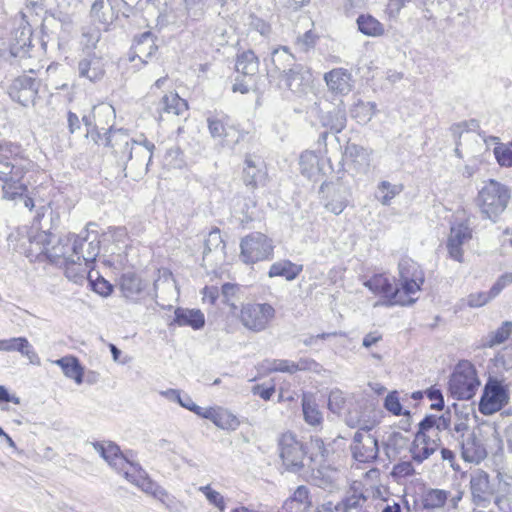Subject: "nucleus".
Here are the masks:
<instances>
[{
  "instance_id": "obj_1",
  "label": "nucleus",
  "mask_w": 512,
  "mask_h": 512,
  "mask_svg": "<svg viewBox=\"0 0 512 512\" xmlns=\"http://www.w3.org/2000/svg\"><path fill=\"white\" fill-rule=\"evenodd\" d=\"M76 234L57 235L50 231L38 232L31 239L32 244L40 246V254H44L50 263L62 266L63 263H74V252L81 248L75 244Z\"/></svg>"
},
{
  "instance_id": "obj_2",
  "label": "nucleus",
  "mask_w": 512,
  "mask_h": 512,
  "mask_svg": "<svg viewBox=\"0 0 512 512\" xmlns=\"http://www.w3.org/2000/svg\"><path fill=\"white\" fill-rule=\"evenodd\" d=\"M511 198L510 189L495 179L484 182L475 199L482 218L496 222L506 210Z\"/></svg>"
},
{
  "instance_id": "obj_3",
  "label": "nucleus",
  "mask_w": 512,
  "mask_h": 512,
  "mask_svg": "<svg viewBox=\"0 0 512 512\" xmlns=\"http://www.w3.org/2000/svg\"><path fill=\"white\" fill-rule=\"evenodd\" d=\"M278 450L286 471L297 473L304 467V458L308 455V446L298 440L292 432L283 433L278 439Z\"/></svg>"
},
{
  "instance_id": "obj_4",
  "label": "nucleus",
  "mask_w": 512,
  "mask_h": 512,
  "mask_svg": "<svg viewBox=\"0 0 512 512\" xmlns=\"http://www.w3.org/2000/svg\"><path fill=\"white\" fill-rule=\"evenodd\" d=\"M364 286L372 293L380 295L383 300L375 303L377 306L392 307L396 305L409 306L412 305L416 299H405L400 293V289L395 287L393 282L382 274H376L364 282Z\"/></svg>"
},
{
  "instance_id": "obj_5",
  "label": "nucleus",
  "mask_w": 512,
  "mask_h": 512,
  "mask_svg": "<svg viewBox=\"0 0 512 512\" xmlns=\"http://www.w3.org/2000/svg\"><path fill=\"white\" fill-rule=\"evenodd\" d=\"M480 381L474 366L466 362L456 369L449 380V391L458 400H469L474 397Z\"/></svg>"
},
{
  "instance_id": "obj_6",
  "label": "nucleus",
  "mask_w": 512,
  "mask_h": 512,
  "mask_svg": "<svg viewBox=\"0 0 512 512\" xmlns=\"http://www.w3.org/2000/svg\"><path fill=\"white\" fill-rule=\"evenodd\" d=\"M117 286L122 296L128 301L137 303L140 300L151 296L157 297V280L154 281L153 287L150 288L149 281L143 279L142 276L134 271L122 273L117 282Z\"/></svg>"
},
{
  "instance_id": "obj_7",
  "label": "nucleus",
  "mask_w": 512,
  "mask_h": 512,
  "mask_svg": "<svg viewBox=\"0 0 512 512\" xmlns=\"http://www.w3.org/2000/svg\"><path fill=\"white\" fill-rule=\"evenodd\" d=\"M275 309L269 303H246L240 310V322L249 331H264L275 317Z\"/></svg>"
},
{
  "instance_id": "obj_8",
  "label": "nucleus",
  "mask_w": 512,
  "mask_h": 512,
  "mask_svg": "<svg viewBox=\"0 0 512 512\" xmlns=\"http://www.w3.org/2000/svg\"><path fill=\"white\" fill-rule=\"evenodd\" d=\"M95 223H88L86 228L75 237V244H79L78 248L72 256L75 258L74 263L84 262L87 267L94 268L95 261L100 253V239L96 230Z\"/></svg>"
},
{
  "instance_id": "obj_9",
  "label": "nucleus",
  "mask_w": 512,
  "mask_h": 512,
  "mask_svg": "<svg viewBox=\"0 0 512 512\" xmlns=\"http://www.w3.org/2000/svg\"><path fill=\"white\" fill-rule=\"evenodd\" d=\"M508 402V388L498 378L489 377L479 401L480 413L483 415H492L500 411Z\"/></svg>"
},
{
  "instance_id": "obj_10",
  "label": "nucleus",
  "mask_w": 512,
  "mask_h": 512,
  "mask_svg": "<svg viewBox=\"0 0 512 512\" xmlns=\"http://www.w3.org/2000/svg\"><path fill=\"white\" fill-rule=\"evenodd\" d=\"M240 258L245 264H254L266 260L273 252V247L266 235L255 232L241 239Z\"/></svg>"
},
{
  "instance_id": "obj_11",
  "label": "nucleus",
  "mask_w": 512,
  "mask_h": 512,
  "mask_svg": "<svg viewBox=\"0 0 512 512\" xmlns=\"http://www.w3.org/2000/svg\"><path fill=\"white\" fill-rule=\"evenodd\" d=\"M400 293L405 299H413L411 295L420 291L424 283V274L419 265L411 259H403L399 262Z\"/></svg>"
},
{
  "instance_id": "obj_12",
  "label": "nucleus",
  "mask_w": 512,
  "mask_h": 512,
  "mask_svg": "<svg viewBox=\"0 0 512 512\" xmlns=\"http://www.w3.org/2000/svg\"><path fill=\"white\" fill-rule=\"evenodd\" d=\"M320 193H325V207L335 215L341 214L347 207L351 196L350 187L338 179L336 182H323Z\"/></svg>"
},
{
  "instance_id": "obj_13",
  "label": "nucleus",
  "mask_w": 512,
  "mask_h": 512,
  "mask_svg": "<svg viewBox=\"0 0 512 512\" xmlns=\"http://www.w3.org/2000/svg\"><path fill=\"white\" fill-rule=\"evenodd\" d=\"M39 86V79L32 75L23 74L13 80L9 86L8 93L13 101L28 107L29 105H34Z\"/></svg>"
},
{
  "instance_id": "obj_14",
  "label": "nucleus",
  "mask_w": 512,
  "mask_h": 512,
  "mask_svg": "<svg viewBox=\"0 0 512 512\" xmlns=\"http://www.w3.org/2000/svg\"><path fill=\"white\" fill-rule=\"evenodd\" d=\"M353 458L360 463H371L378 458V440L369 429H361L355 432L350 446Z\"/></svg>"
},
{
  "instance_id": "obj_15",
  "label": "nucleus",
  "mask_w": 512,
  "mask_h": 512,
  "mask_svg": "<svg viewBox=\"0 0 512 512\" xmlns=\"http://www.w3.org/2000/svg\"><path fill=\"white\" fill-rule=\"evenodd\" d=\"M469 488L471 501L475 506L486 508L490 505L494 498V489L485 471L476 470L470 474Z\"/></svg>"
},
{
  "instance_id": "obj_16",
  "label": "nucleus",
  "mask_w": 512,
  "mask_h": 512,
  "mask_svg": "<svg viewBox=\"0 0 512 512\" xmlns=\"http://www.w3.org/2000/svg\"><path fill=\"white\" fill-rule=\"evenodd\" d=\"M307 113L318 117L321 125L328 128L333 133H339L346 127V110L342 101H340L339 105L326 113H323L320 102L314 101V103L308 107Z\"/></svg>"
},
{
  "instance_id": "obj_17",
  "label": "nucleus",
  "mask_w": 512,
  "mask_h": 512,
  "mask_svg": "<svg viewBox=\"0 0 512 512\" xmlns=\"http://www.w3.org/2000/svg\"><path fill=\"white\" fill-rule=\"evenodd\" d=\"M472 232L468 220L460 221L451 226L446 246L449 256L455 261H463L462 245L472 238Z\"/></svg>"
},
{
  "instance_id": "obj_18",
  "label": "nucleus",
  "mask_w": 512,
  "mask_h": 512,
  "mask_svg": "<svg viewBox=\"0 0 512 512\" xmlns=\"http://www.w3.org/2000/svg\"><path fill=\"white\" fill-rule=\"evenodd\" d=\"M154 38L153 33L150 31H145L135 36L129 52V60L134 61L138 58L141 64H148L149 60H151L153 55L158 51Z\"/></svg>"
},
{
  "instance_id": "obj_19",
  "label": "nucleus",
  "mask_w": 512,
  "mask_h": 512,
  "mask_svg": "<svg viewBox=\"0 0 512 512\" xmlns=\"http://www.w3.org/2000/svg\"><path fill=\"white\" fill-rule=\"evenodd\" d=\"M324 80L329 91L336 95H347L353 87L352 74L345 68L339 67L325 73Z\"/></svg>"
},
{
  "instance_id": "obj_20",
  "label": "nucleus",
  "mask_w": 512,
  "mask_h": 512,
  "mask_svg": "<svg viewBox=\"0 0 512 512\" xmlns=\"http://www.w3.org/2000/svg\"><path fill=\"white\" fill-rule=\"evenodd\" d=\"M461 457L465 462L479 464L487 457L483 441L474 432L469 433L460 442Z\"/></svg>"
},
{
  "instance_id": "obj_21",
  "label": "nucleus",
  "mask_w": 512,
  "mask_h": 512,
  "mask_svg": "<svg viewBox=\"0 0 512 512\" xmlns=\"http://www.w3.org/2000/svg\"><path fill=\"white\" fill-rule=\"evenodd\" d=\"M32 34V27L23 16L13 33L10 52L14 57H22L28 52V48L32 46Z\"/></svg>"
},
{
  "instance_id": "obj_22",
  "label": "nucleus",
  "mask_w": 512,
  "mask_h": 512,
  "mask_svg": "<svg viewBox=\"0 0 512 512\" xmlns=\"http://www.w3.org/2000/svg\"><path fill=\"white\" fill-rule=\"evenodd\" d=\"M179 327L188 326L194 330H200L205 325V316L200 309H188L177 307L174 311V319L171 323Z\"/></svg>"
},
{
  "instance_id": "obj_23",
  "label": "nucleus",
  "mask_w": 512,
  "mask_h": 512,
  "mask_svg": "<svg viewBox=\"0 0 512 512\" xmlns=\"http://www.w3.org/2000/svg\"><path fill=\"white\" fill-rule=\"evenodd\" d=\"M312 505L309 488L298 486L293 494L284 502L282 512H307Z\"/></svg>"
},
{
  "instance_id": "obj_24",
  "label": "nucleus",
  "mask_w": 512,
  "mask_h": 512,
  "mask_svg": "<svg viewBox=\"0 0 512 512\" xmlns=\"http://www.w3.org/2000/svg\"><path fill=\"white\" fill-rule=\"evenodd\" d=\"M440 444L441 440L438 433L435 434L434 438H425L424 441L421 439L419 442L417 441V435H415L410 447L412 459L417 463H422L437 450Z\"/></svg>"
},
{
  "instance_id": "obj_25",
  "label": "nucleus",
  "mask_w": 512,
  "mask_h": 512,
  "mask_svg": "<svg viewBox=\"0 0 512 512\" xmlns=\"http://www.w3.org/2000/svg\"><path fill=\"white\" fill-rule=\"evenodd\" d=\"M0 351H17L27 357L31 363H39V357L26 337L0 340Z\"/></svg>"
},
{
  "instance_id": "obj_26",
  "label": "nucleus",
  "mask_w": 512,
  "mask_h": 512,
  "mask_svg": "<svg viewBox=\"0 0 512 512\" xmlns=\"http://www.w3.org/2000/svg\"><path fill=\"white\" fill-rule=\"evenodd\" d=\"M263 162L260 159H253L251 155L245 158V167L243 169V182L252 189L265 180L266 172L261 167Z\"/></svg>"
},
{
  "instance_id": "obj_27",
  "label": "nucleus",
  "mask_w": 512,
  "mask_h": 512,
  "mask_svg": "<svg viewBox=\"0 0 512 512\" xmlns=\"http://www.w3.org/2000/svg\"><path fill=\"white\" fill-rule=\"evenodd\" d=\"M301 174L310 180L318 181L323 170V160L312 151H305L299 160Z\"/></svg>"
},
{
  "instance_id": "obj_28",
  "label": "nucleus",
  "mask_w": 512,
  "mask_h": 512,
  "mask_svg": "<svg viewBox=\"0 0 512 512\" xmlns=\"http://www.w3.org/2000/svg\"><path fill=\"white\" fill-rule=\"evenodd\" d=\"M344 157L358 172H366L370 166V152L357 144H348L345 147Z\"/></svg>"
},
{
  "instance_id": "obj_29",
  "label": "nucleus",
  "mask_w": 512,
  "mask_h": 512,
  "mask_svg": "<svg viewBox=\"0 0 512 512\" xmlns=\"http://www.w3.org/2000/svg\"><path fill=\"white\" fill-rule=\"evenodd\" d=\"M302 271V264L293 263L288 259H284L274 262L270 266L268 276L270 278L282 277L287 281H293L301 274Z\"/></svg>"
},
{
  "instance_id": "obj_30",
  "label": "nucleus",
  "mask_w": 512,
  "mask_h": 512,
  "mask_svg": "<svg viewBox=\"0 0 512 512\" xmlns=\"http://www.w3.org/2000/svg\"><path fill=\"white\" fill-rule=\"evenodd\" d=\"M238 68V66H235ZM237 76L232 86L233 92L248 93L256 85L258 66H242V70L236 69Z\"/></svg>"
},
{
  "instance_id": "obj_31",
  "label": "nucleus",
  "mask_w": 512,
  "mask_h": 512,
  "mask_svg": "<svg viewBox=\"0 0 512 512\" xmlns=\"http://www.w3.org/2000/svg\"><path fill=\"white\" fill-rule=\"evenodd\" d=\"M91 16L104 26H108L118 18V12L110 0H95L91 6Z\"/></svg>"
},
{
  "instance_id": "obj_32",
  "label": "nucleus",
  "mask_w": 512,
  "mask_h": 512,
  "mask_svg": "<svg viewBox=\"0 0 512 512\" xmlns=\"http://www.w3.org/2000/svg\"><path fill=\"white\" fill-rule=\"evenodd\" d=\"M358 31L368 37H380L384 35V25L369 13H362L356 19Z\"/></svg>"
},
{
  "instance_id": "obj_33",
  "label": "nucleus",
  "mask_w": 512,
  "mask_h": 512,
  "mask_svg": "<svg viewBox=\"0 0 512 512\" xmlns=\"http://www.w3.org/2000/svg\"><path fill=\"white\" fill-rule=\"evenodd\" d=\"M63 14L57 9L47 10L42 19V31L45 34H57L59 30L69 31L72 23H63Z\"/></svg>"
},
{
  "instance_id": "obj_34",
  "label": "nucleus",
  "mask_w": 512,
  "mask_h": 512,
  "mask_svg": "<svg viewBox=\"0 0 512 512\" xmlns=\"http://www.w3.org/2000/svg\"><path fill=\"white\" fill-rule=\"evenodd\" d=\"M61 367L64 375L73 379L77 384H82L84 370L80 361L75 356H65L55 361Z\"/></svg>"
},
{
  "instance_id": "obj_35",
  "label": "nucleus",
  "mask_w": 512,
  "mask_h": 512,
  "mask_svg": "<svg viewBox=\"0 0 512 512\" xmlns=\"http://www.w3.org/2000/svg\"><path fill=\"white\" fill-rule=\"evenodd\" d=\"M188 109L186 100L176 93H170L162 97L159 104V111L167 114L182 115Z\"/></svg>"
},
{
  "instance_id": "obj_36",
  "label": "nucleus",
  "mask_w": 512,
  "mask_h": 512,
  "mask_svg": "<svg viewBox=\"0 0 512 512\" xmlns=\"http://www.w3.org/2000/svg\"><path fill=\"white\" fill-rule=\"evenodd\" d=\"M281 83L294 93L304 92L308 87V79L296 70L294 67L290 68L281 76Z\"/></svg>"
},
{
  "instance_id": "obj_37",
  "label": "nucleus",
  "mask_w": 512,
  "mask_h": 512,
  "mask_svg": "<svg viewBox=\"0 0 512 512\" xmlns=\"http://www.w3.org/2000/svg\"><path fill=\"white\" fill-rule=\"evenodd\" d=\"M308 451V457L311 462H316L318 458H320L321 462H326L333 448L331 444L326 445L320 437L315 436L310 439Z\"/></svg>"
},
{
  "instance_id": "obj_38",
  "label": "nucleus",
  "mask_w": 512,
  "mask_h": 512,
  "mask_svg": "<svg viewBox=\"0 0 512 512\" xmlns=\"http://www.w3.org/2000/svg\"><path fill=\"white\" fill-rule=\"evenodd\" d=\"M407 443V437L400 432H392L384 443L385 455L389 460H395Z\"/></svg>"
},
{
  "instance_id": "obj_39",
  "label": "nucleus",
  "mask_w": 512,
  "mask_h": 512,
  "mask_svg": "<svg viewBox=\"0 0 512 512\" xmlns=\"http://www.w3.org/2000/svg\"><path fill=\"white\" fill-rule=\"evenodd\" d=\"M210 417L211 421L223 430H236L240 425V421L234 414L222 408H216L214 415Z\"/></svg>"
},
{
  "instance_id": "obj_40",
  "label": "nucleus",
  "mask_w": 512,
  "mask_h": 512,
  "mask_svg": "<svg viewBox=\"0 0 512 512\" xmlns=\"http://www.w3.org/2000/svg\"><path fill=\"white\" fill-rule=\"evenodd\" d=\"M449 498V492L442 489H429L422 497V506L432 510L442 508Z\"/></svg>"
},
{
  "instance_id": "obj_41",
  "label": "nucleus",
  "mask_w": 512,
  "mask_h": 512,
  "mask_svg": "<svg viewBox=\"0 0 512 512\" xmlns=\"http://www.w3.org/2000/svg\"><path fill=\"white\" fill-rule=\"evenodd\" d=\"M120 144L123 146V156L122 159L126 157L128 160L132 159V153H133V145H143L145 147V153L148 154V162L146 163V169L148 168L153 155V149L155 148V145L148 141L147 139H144L143 142H137L135 140L129 139L127 135L121 134L120 135Z\"/></svg>"
},
{
  "instance_id": "obj_42",
  "label": "nucleus",
  "mask_w": 512,
  "mask_h": 512,
  "mask_svg": "<svg viewBox=\"0 0 512 512\" xmlns=\"http://www.w3.org/2000/svg\"><path fill=\"white\" fill-rule=\"evenodd\" d=\"M377 105L375 102L358 101L351 110V116L356 119L359 124L368 123L376 114Z\"/></svg>"
},
{
  "instance_id": "obj_43",
  "label": "nucleus",
  "mask_w": 512,
  "mask_h": 512,
  "mask_svg": "<svg viewBox=\"0 0 512 512\" xmlns=\"http://www.w3.org/2000/svg\"><path fill=\"white\" fill-rule=\"evenodd\" d=\"M512 331V322L504 321L500 327H498L495 331L490 332L485 341L483 342V347L492 348L496 345L502 344L505 342L510 336Z\"/></svg>"
},
{
  "instance_id": "obj_44",
  "label": "nucleus",
  "mask_w": 512,
  "mask_h": 512,
  "mask_svg": "<svg viewBox=\"0 0 512 512\" xmlns=\"http://www.w3.org/2000/svg\"><path fill=\"white\" fill-rule=\"evenodd\" d=\"M61 267L65 268V275L76 284H81L93 268L87 267L84 262L63 263Z\"/></svg>"
},
{
  "instance_id": "obj_45",
  "label": "nucleus",
  "mask_w": 512,
  "mask_h": 512,
  "mask_svg": "<svg viewBox=\"0 0 512 512\" xmlns=\"http://www.w3.org/2000/svg\"><path fill=\"white\" fill-rule=\"evenodd\" d=\"M119 473H122L123 476L131 483L140 486L141 481H146V472L142 469L140 464L129 461L127 459V464L123 466V468L115 469Z\"/></svg>"
},
{
  "instance_id": "obj_46",
  "label": "nucleus",
  "mask_w": 512,
  "mask_h": 512,
  "mask_svg": "<svg viewBox=\"0 0 512 512\" xmlns=\"http://www.w3.org/2000/svg\"><path fill=\"white\" fill-rule=\"evenodd\" d=\"M105 454V461L114 469L123 468L127 464L126 455L115 442L107 441Z\"/></svg>"
},
{
  "instance_id": "obj_47",
  "label": "nucleus",
  "mask_w": 512,
  "mask_h": 512,
  "mask_svg": "<svg viewBox=\"0 0 512 512\" xmlns=\"http://www.w3.org/2000/svg\"><path fill=\"white\" fill-rule=\"evenodd\" d=\"M302 410L307 424L317 426L322 423V413L319 411L316 403L305 396L302 399Z\"/></svg>"
},
{
  "instance_id": "obj_48",
  "label": "nucleus",
  "mask_w": 512,
  "mask_h": 512,
  "mask_svg": "<svg viewBox=\"0 0 512 512\" xmlns=\"http://www.w3.org/2000/svg\"><path fill=\"white\" fill-rule=\"evenodd\" d=\"M377 189L383 194L381 198H379L380 203L384 206H389L392 199L404 190V185L392 184L389 181L383 180L378 184Z\"/></svg>"
},
{
  "instance_id": "obj_49",
  "label": "nucleus",
  "mask_w": 512,
  "mask_h": 512,
  "mask_svg": "<svg viewBox=\"0 0 512 512\" xmlns=\"http://www.w3.org/2000/svg\"><path fill=\"white\" fill-rule=\"evenodd\" d=\"M22 177L23 175H19L12 181L4 182L2 187L3 198L15 200L18 196L22 197L28 191L26 184L20 182Z\"/></svg>"
},
{
  "instance_id": "obj_50",
  "label": "nucleus",
  "mask_w": 512,
  "mask_h": 512,
  "mask_svg": "<svg viewBox=\"0 0 512 512\" xmlns=\"http://www.w3.org/2000/svg\"><path fill=\"white\" fill-rule=\"evenodd\" d=\"M57 9L63 14L62 22L73 23V15L81 8L82 0H56Z\"/></svg>"
},
{
  "instance_id": "obj_51",
  "label": "nucleus",
  "mask_w": 512,
  "mask_h": 512,
  "mask_svg": "<svg viewBox=\"0 0 512 512\" xmlns=\"http://www.w3.org/2000/svg\"><path fill=\"white\" fill-rule=\"evenodd\" d=\"M261 367L267 372L295 373L294 361L286 359H267L262 362Z\"/></svg>"
},
{
  "instance_id": "obj_52",
  "label": "nucleus",
  "mask_w": 512,
  "mask_h": 512,
  "mask_svg": "<svg viewBox=\"0 0 512 512\" xmlns=\"http://www.w3.org/2000/svg\"><path fill=\"white\" fill-rule=\"evenodd\" d=\"M367 498L363 494H352L342 499L343 512H365Z\"/></svg>"
},
{
  "instance_id": "obj_53",
  "label": "nucleus",
  "mask_w": 512,
  "mask_h": 512,
  "mask_svg": "<svg viewBox=\"0 0 512 512\" xmlns=\"http://www.w3.org/2000/svg\"><path fill=\"white\" fill-rule=\"evenodd\" d=\"M493 153L500 166L512 167V141L509 144L501 143L495 146Z\"/></svg>"
},
{
  "instance_id": "obj_54",
  "label": "nucleus",
  "mask_w": 512,
  "mask_h": 512,
  "mask_svg": "<svg viewBox=\"0 0 512 512\" xmlns=\"http://www.w3.org/2000/svg\"><path fill=\"white\" fill-rule=\"evenodd\" d=\"M23 153L24 151L20 144L0 140V156L3 157L5 161H8L10 158H23Z\"/></svg>"
},
{
  "instance_id": "obj_55",
  "label": "nucleus",
  "mask_w": 512,
  "mask_h": 512,
  "mask_svg": "<svg viewBox=\"0 0 512 512\" xmlns=\"http://www.w3.org/2000/svg\"><path fill=\"white\" fill-rule=\"evenodd\" d=\"M240 286L234 283H224L221 287L220 297L222 298V303L229 306L232 311L237 309L235 302L233 301L236 294L239 292Z\"/></svg>"
},
{
  "instance_id": "obj_56",
  "label": "nucleus",
  "mask_w": 512,
  "mask_h": 512,
  "mask_svg": "<svg viewBox=\"0 0 512 512\" xmlns=\"http://www.w3.org/2000/svg\"><path fill=\"white\" fill-rule=\"evenodd\" d=\"M246 25L250 31H256L262 36H269L271 33V25L254 13L248 16Z\"/></svg>"
},
{
  "instance_id": "obj_57",
  "label": "nucleus",
  "mask_w": 512,
  "mask_h": 512,
  "mask_svg": "<svg viewBox=\"0 0 512 512\" xmlns=\"http://www.w3.org/2000/svg\"><path fill=\"white\" fill-rule=\"evenodd\" d=\"M164 160L166 165L175 169H181L185 165L184 154L179 146L167 149Z\"/></svg>"
},
{
  "instance_id": "obj_58",
  "label": "nucleus",
  "mask_w": 512,
  "mask_h": 512,
  "mask_svg": "<svg viewBox=\"0 0 512 512\" xmlns=\"http://www.w3.org/2000/svg\"><path fill=\"white\" fill-rule=\"evenodd\" d=\"M221 246V249L223 250L225 248V244L222 240V236L220 233L219 228L212 229L207 238L204 241V251L203 254L207 255L208 253L212 252L213 250H216Z\"/></svg>"
},
{
  "instance_id": "obj_59",
  "label": "nucleus",
  "mask_w": 512,
  "mask_h": 512,
  "mask_svg": "<svg viewBox=\"0 0 512 512\" xmlns=\"http://www.w3.org/2000/svg\"><path fill=\"white\" fill-rule=\"evenodd\" d=\"M154 498L160 501L170 512H179V504L175 497L170 495L163 487L154 489Z\"/></svg>"
},
{
  "instance_id": "obj_60",
  "label": "nucleus",
  "mask_w": 512,
  "mask_h": 512,
  "mask_svg": "<svg viewBox=\"0 0 512 512\" xmlns=\"http://www.w3.org/2000/svg\"><path fill=\"white\" fill-rule=\"evenodd\" d=\"M209 501L210 504L214 505L219 509L220 512H224L226 509V502L224 497L216 490L212 489L210 485L202 486L199 489Z\"/></svg>"
},
{
  "instance_id": "obj_61",
  "label": "nucleus",
  "mask_w": 512,
  "mask_h": 512,
  "mask_svg": "<svg viewBox=\"0 0 512 512\" xmlns=\"http://www.w3.org/2000/svg\"><path fill=\"white\" fill-rule=\"evenodd\" d=\"M432 429H436V415L428 414L418 424V431L415 434L417 435V441L419 442L421 439L424 441L425 438H432L427 434Z\"/></svg>"
},
{
  "instance_id": "obj_62",
  "label": "nucleus",
  "mask_w": 512,
  "mask_h": 512,
  "mask_svg": "<svg viewBox=\"0 0 512 512\" xmlns=\"http://www.w3.org/2000/svg\"><path fill=\"white\" fill-rule=\"evenodd\" d=\"M384 408L395 416H400L404 413L403 406L397 391H391L387 394L383 403Z\"/></svg>"
},
{
  "instance_id": "obj_63",
  "label": "nucleus",
  "mask_w": 512,
  "mask_h": 512,
  "mask_svg": "<svg viewBox=\"0 0 512 512\" xmlns=\"http://www.w3.org/2000/svg\"><path fill=\"white\" fill-rule=\"evenodd\" d=\"M206 0H184L188 16L192 20H199L205 11Z\"/></svg>"
},
{
  "instance_id": "obj_64",
  "label": "nucleus",
  "mask_w": 512,
  "mask_h": 512,
  "mask_svg": "<svg viewBox=\"0 0 512 512\" xmlns=\"http://www.w3.org/2000/svg\"><path fill=\"white\" fill-rule=\"evenodd\" d=\"M23 168H19L11 164L9 161H5L0 165V180L8 182L14 180L15 177L23 175Z\"/></svg>"
}]
</instances>
